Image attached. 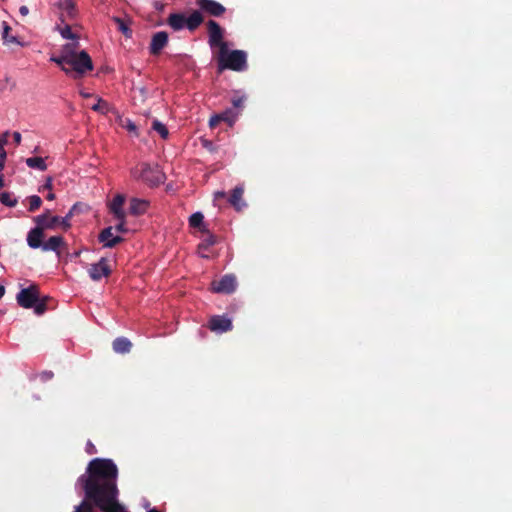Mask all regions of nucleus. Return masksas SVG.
<instances>
[{"label": "nucleus", "mask_w": 512, "mask_h": 512, "mask_svg": "<svg viewBox=\"0 0 512 512\" xmlns=\"http://www.w3.org/2000/svg\"><path fill=\"white\" fill-rule=\"evenodd\" d=\"M210 320L216 321V320H227V319L225 317L213 316Z\"/></svg>", "instance_id": "obj_51"}, {"label": "nucleus", "mask_w": 512, "mask_h": 512, "mask_svg": "<svg viewBox=\"0 0 512 512\" xmlns=\"http://www.w3.org/2000/svg\"><path fill=\"white\" fill-rule=\"evenodd\" d=\"M44 230L36 224L27 234V244L32 249L42 248Z\"/></svg>", "instance_id": "obj_12"}, {"label": "nucleus", "mask_w": 512, "mask_h": 512, "mask_svg": "<svg viewBox=\"0 0 512 512\" xmlns=\"http://www.w3.org/2000/svg\"><path fill=\"white\" fill-rule=\"evenodd\" d=\"M204 22V17L200 11H192L186 17L183 13H171L167 18V24L175 31L187 28L189 31H195Z\"/></svg>", "instance_id": "obj_5"}, {"label": "nucleus", "mask_w": 512, "mask_h": 512, "mask_svg": "<svg viewBox=\"0 0 512 512\" xmlns=\"http://www.w3.org/2000/svg\"><path fill=\"white\" fill-rule=\"evenodd\" d=\"M111 268L106 258L102 257L97 263L91 264L88 274L93 281H100L103 277H109Z\"/></svg>", "instance_id": "obj_10"}, {"label": "nucleus", "mask_w": 512, "mask_h": 512, "mask_svg": "<svg viewBox=\"0 0 512 512\" xmlns=\"http://www.w3.org/2000/svg\"><path fill=\"white\" fill-rule=\"evenodd\" d=\"M147 512H159L156 508L149 509Z\"/></svg>", "instance_id": "obj_54"}, {"label": "nucleus", "mask_w": 512, "mask_h": 512, "mask_svg": "<svg viewBox=\"0 0 512 512\" xmlns=\"http://www.w3.org/2000/svg\"><path fill=\"white\" fill-rule=\"evenodd\" d=\"M120 125L122 128L126 129L129 133L133 134L135 137L139 136L138 128H137L136 124L129 118L122 119L120 121Z\"/></svg>", "instance_id": "obj_29"}, {"label": "nucleus", "mask_w": 512, "mask_h": 512, "mask_svg": "<svg viewBox=\"0 0 512 512\" xmlns=\"http://www.w3.org/2000/svg\"><path fill=\"white\" fill-rule=\"evenodd\" d=\"M118 469L111 459L91 460L77 482L85 493V499L75 507L74 512H94L93 505L102 512H129L118 501Z\"/></svg>", "instance_id": "obj_1"}, {"label": "nucleus", "mask_w": 512, "mask_h": 512, "mask_svg": "<svg viewBox=\"0 0 512 512\" xmlns=\"http://www.w3.org/2000/svg\"><path fill=\"white\" fill-rule=\"evenodd\" d=\"M152 128L158 132L163 139H166L169 135L167 127L158 120L153 121Z\"/></svg>", "instance_id": "obj_34"}, {"label": "nucleus", "mask_w": 512, "mask_h": 512, "mask_svg": "<svg viewBox=\"0 0 512 512\" xmlns=\"http://www.w3.org/2000/svg\"><path fill=\"white\" fill-rule=\"evenodd\" d=\"M71 217H72V211H70L65 217H60L59 224H60V227H62V229L64 231H67L70 228L71 224H70L69 220Z\"/></svg>", "instance_id": "obj_36"}, {"label": "nucleus", "mask_w": 512, "mask_h": 512, "mask_svg": "<svg viewBox=\"0 0 512 512\" xmlns=\"http://www.w3.org/2000/svg\"><path fill=\"white\" fill-rule=\"evenodd\" d=\"M205 237L202 239V241L198 245V250L201 253L202 251L208 250L211 246L216 244V236L213 235L209 230L208 233H204Z\"/></svg>", "instance_id": "obj_23"}, {"label": "nucleus", "mask_w": 512, "mask_h": 512, "mask_svg": "<svg viewBox=\"0 0 512 512\" xmlns=\"http://www.w3.org/2000/svg\"><path fill=\"white\" fill-rule=\"evenodd\" d=\"M8 136H9V131H5L1 136H0V147H5V145H7L8 143Z\"/></svg>", "instance_id": "obj_42"}, {"label": "nucleus", "mask_w": 512, "mask_h": 512, "mask_svg": "<svg viewBox=\"0 0 512 512\" xmlns=\"http://www.w3.org/2000/svg\"><path fill=\"white\" fill-rule=\"evenodd\" d=\"M221 122V117L218 114L213 115L209 120L210 128H215Z\"/></svg>", "instance_id": "obj_40"}, {"label": "nucleus", "mask_w": 512, "mask_h": 512, "mask_svg": "<svg viewBox=\"0 0 512 512\" xmlns=\"http://www.w3.org/2000/svg\"><path fill=\"white\" fill-rule=\"evenodd\" d=\"M218 115L221 117V121L227 122L229 126L234 124L237 117V114L232 109H227Z\"/></svg>", "instance_id": "obj_31"}, {"label": "nucleus", "mask_w": 512, "mask_h": 512, "mask_svg": "<svg viewBox=\"0 0 512 512\" xmlns=\"http://www.w3.org/2000/svg\"><path fill=\"white\" fill-rule=\"evenodd\" d=\"M212 142H209V145H205V148H211Z\"/></svg>", "instance_id": "obj_56"}, {"label": "nucleus", "mask_w": 512, "mask_h": 512, "mask_svg": "<svg viewBox=\"0 0 512 512\" xmlns=\"http://www.w3.org/2000/svg\"><path fill=\"white\" fill-rule=\"evenodd\" d=\"M132 176L146 183L150 187L158 186L165 180V174L160 170L158 165H150L149 163H140L131 171Z\"/></svg>", "instance_id": "obj_4"}, {"label": "nucleus", "mask_w": 512, "mask_h": 512, "mask_svg": "<svg viewBox=\"0 0 512 512\" xmlns=\"http://www.w3.org/2000/svg\"><path fill=\"white\" fill-rule=\"evenodd\" d=\"M125 203V196L117 194L113 200L109 203V211L113 214L114 218L122 219L126 218V212L123 209Z\"/></svg>", "instance_id": "obj_14"}, {"label": "nucleus", "mask_w": 512, "mask_h": 512, "mask_svg": "<svg viewBox=\"0 0 512 512\" xmlns=\"http://www.w3.org/2000/svg\"><path fill=\"white\" fill-rule=\"evenodd\" d=\"M52 189V179L48 178L46 183L42 186L41 190H51Z\"/></svg>", "instance_id": "obj_44"}, {"label": "nucleus", "mask_w": 512, "mask_h": 512, "mask_svg": "<svg viewBox=\"0 0 512 512\" xmlns=\"http://www.w3.org/2000/svg\"><path fill=\"white\" fill-rule=\"evenodd\" d=\"M53 376H54V374L52 371H44L40 374L42 381H48V380L52 379Z\"/></svg>", "instance_id": "obj_43"}, {"label": "nucleus", "mask_w": 512, "mask_h": 512, "mask_svg": "<svg viewBox=\"0 0 512 512\" xmlns=\"http://www.w3.org/2000/svg\"><path fill=\"white\" fill-rule=\"evenodd\" d=\"M50 61H52V62L56 63L58 66H60V68L66 74H70L71 73V70L67 67L68 66V62H69V58H67L61 51H60V55H58V56L52 55L51 58H50Z\"/></svg>", "instance_id": "obj_26"}, {"label": "nucleus", "mask_w": 512, "mask_h": 512, "mask_svg": "<svg viewBox=\"0 0 512 512\" xmlns=\"http://www.w3.org/2000/svg\"><path fill=\"white\" fill-rule=\"evenodd\" d=\"M79 41L78 40H72L71 43H67L65 44L62 49H61V52L67 57V58H71L72 56L78 54L79 52L78 49H79Z\"/></svg>", "instance_id": "obj_27"}, {"label": "nucleus", "mask_w": 512, "mask_h": 512, "mask_svg": "<svg viewBox=\"0 0 512 512\" xmlns=\"http://www.w3.org/2000/svg\"><path fill=\"white\" fill-rule=\"evenodd\" d=\"M112 230V227H107L98 236L99 242L103 243L104 247L113 248L123 241L122 237L113 236Z\"/></svg>", "instance_id": "obj_13"}, {"label": "nucleus", "mask_w": 512, "mask_h": 512, "mask_svg": "<svg viewBox=\"0 0 512 512\" xmlns=\"http://www.w3.org/2000/svg\"><path fill=\"white\" fill-rule=\"evenodd\" d=\"M149 202L144 199L132 198L130 200L129 212L132 215L139 216L147 212Z\"/></svg>", "instance_id": "obj_18"}, {"label": "nucleus", "mask_w": 512, "mask_h": 512, "mask_svg": "<svg viewBox=\"0 0 512 512\" xmlns=\"http://www.w3.org/2000/svg\"><path fill=\"white\" fill-rule=\"evenodd\" d=\"M107 106H108V104L106 101L102 100L101 98H98L97 103L94 104L91 108H92V110H94L96 112L106 113Z\"/></svg>", "instance_id": "obj_35"}, {"label": "nucleus", "mask_w": 512, "mask_h": 512, "mask_svg": "<svg viewBox=\"0 0 512 512\" xmlns=\"http://www.w3.org/2000/svg\"><path fill=\"white\" fill-rule=\"evenodd\" d=\"M203 328L216 334H222L232 329V322H207Z\"/></svg>", "instance_id": "obj_19"}, {"label": "nucleus", "mask_w": 512, "mask_h": 512, "mask_svg": "<svg viewBox=\"0 0 512 512\" xmlns=\"http://www.w3.org/2000/svg\"><path fill=\"white\" fill-rule=\"evenodd\" d=\"M13 139H14L15 144L19 145L21 143V139H22L21 134L17 131L14 132Z\"/></svg>", "instance_id": "obj_45"}, {"label": "nucleus", "mask_w": 512, "mask_h": 512, "mask_svg": "<svg viewBox=\"0 0 512 512\" xmlns=\"http://www.w3.org/2000/svg\"><path fill=\"white\" fill-rule=\"evenodd\" d=\"M2 38L5 44H21L16 36L11 35V27L8 25L7 22H3Z\"/></svg>", "instance_id": "obj_24"}, {"label": "nucleus", "mask_w": 512, "mask_h": 512, "mask_svg": "<svg viewBox=\"0 0 512 512\" xmlns=\"http://www.w3.org/2000/svg\"><path fill=\"white\" fill-rule=\"evenodd\" d=\"M231 102L234 108H242L245 102V97H233Z\"/></svg>", "instance_id": "obj_38"}, {"label": "nucleus", "mask_w": 512, "mask_h": 512, "mask_svg": "<svg viewBox=\"0 0 512 512\" xmlns=\"http://www.w3.org/2000/svg\"><path fill=\"white\" fill-rule=\"evenodd\" d=\"M26 165L29 168L37 169L39 171H45L47 165L42 157H30L25 160Z\"/></svg>", "instance_id": "obj_25"}, {"label": "nucleus", "mask_w": 512, "mask_h": 512, "mask_svg": "<svg viewBox=\"0 0 512 512\" xmlns=\"http://www.w3.org/2000/svg\"><path fill=\"white\" fill-rule=\"evenodd\" d=\"M68 68L71 73H75L74 78L81 77L93 69V62L86 51H80L78 54L69 58Z\"/></svg>", "instance_id": "obj_6"}, {"label": "nucleus", "mask_w": 512, "mask_h": 512, "mask_svg": "<svg viewBox=\"0 0 512 512\" xmlns=\"http://www.w3.org/2000/svg\"><path fill=\"white\" fill-rule=\"evenodd\" d=\"M33 221L35 224L40 226L44 231L45 230H55L57 227L60 226V217L59 216H52L48 219L45 218V216H36L33 218Z\"/></svg>", "instance_id": "obj_16"}, {"label": "nucleus", "mask_w": 512, "mask_h": 512, "mask_svg": "<svg viewBox=\"0 0 512 512\" xmlns=\"http://www.w3.org/2000/svg\"><path fill=\"white\" fill-rule=\"evenodd\" d=\"M189 225L192 228H198L202 233H208L204 223V216L201 212H195L189 217Z\"/></svg>", "instance_id": "obj_21"}, {"label": "nucleus", "mask_w": 512, "mask_h": 512, "mask_svg": "<svg viewBox=\"0 0 512 512\" xmlns=\"http://www.w3.org/2000/svg\"><path fill=\"white\" fill-rule=\"evenodd\" d=\"M0 202L5 206L15 207L18 201L10 192H2L0 194Z\"/></svg>", "instance_id": "obj_30"}, {"label": "nucleus", "mask_w": 512, "mask_h": 512, "mask_svg": "<svg viewBox=\"0 0 512 512\" xmlns=\"http://www.w3.org/2000/svg\"><path fill=\"white\" fill-rule=\"evenodd\" d=\"M113 21L117 24L118 30L127 38L132 36V30L129 27V24L122 18L113 17Z\"/></svg>", "instance_id": "obj_28"}, {"label": "nucleus", "mask_w": 512, "mask_h": 512, "mask_svg": "<svg viewBox=\"0 0 512 512\" xmlns=\"http://www.w3.org/2000/svg\"><path fill=\"white\" fill-rule=\"evenodd\" d=\"M126 218L117 219L119 223L115 226V230L120 233H126L128 231L126 227Z\"/></svg>", "instance_id": "obj_37"}, {"label": "nucleus", "mask_w": 512, "mask_h": 512, "mask_svg": "<svg viewBox=\"0 0 512 512\" xmlns=\"http://www.w3.org/2000/svg\"><path fill=\"white\" fill-rule=\"evenodd\" d=\"M80 95L83 97V98H89L92 96L91 93L89 92H85V91H80Z\"/></svg>", "instance_id": "obj_48"}, {"label": "nucleus", "mask_w": 512, "mask_h": 512, "mask_svg": "<svg viewBox=\"0 0 512 512\" xmlns=\"http://www.w3.org/2000/svg\"><path fill=\"white\" fill-rule=\"evenodd\" d=\"M17 302L23 308H33L37 316H41L45 311L54 308V300L49 297L40 298L39 289L36 285L22 289L17 294Z\"/></svg>", "instance_id": "obj_2"}, {"label": "nucleus", "mask_w": 512, "mask_h": 512, "mask_svg": "<svg viewBox=\"0 0 512 512\" xmlns=\"http://www.w3.org/2000/svg\"><path fill=\"white\" fill-rule=\"evenodd\" d=\"M168 33L159 31L153 34L149 45V52L151 55L157 56L168 44Z\"/></svg>", "instance_id": "obj_11"}, {"label": "nucleus", "mask_w": 512, "mask_h": 512, "mask_svg": "<svg viewBox=\"0 0 512 512\" xmlns=\"http://www.w3.org/2000/svg\"><path fill=\"white\" fill-rule=\"evenodd\" d=\"M215 196H216V197H221V198H223V197H225V192H217V193L215 194Z\"/></svg>", "instance_id": "obj_52"}, {"label": "nucleus", "mask_w": 512, "mask_h": 512, "mask_svg": "<svg viewBox=\"0 0 512 512\" xmlns=\"http://www.w3.org/2000/svg\"><path fill=\"white\" fill-rule=\"evenodd\" d=\"M46 199L50 200V201L54 200L55 199V194L52 193V192L48 193V195L46 196Z\"/></svg>", "instance_id": "obj_49"}, {"label": "nucleus", "mask_w": 512, "mask_h": 512, "mask_svg": "<svg viewBox=\"0 0 512 512\" xmlns=\"http://www.w3.org/2000/svg\"><path fill=\"white\" fill-rule=\"evenodd\" d=\"M39 216H45L46 219H48L49 217H52L51 215V211L49 209L45 210L42 214H40Z\"/></svg>", "instance_id": "obj_47"}, {"label": "nucleus", "mask_w": 512, "mask_h": 512, "mask_svg": "<svg viewBox=\"0 0 512 512\" xmlns=\"http://www.w3.org/2000/svg\"><path fill=\"white\" fill-rule=\"evenodd\" d=\"M237 278L233 274H226L219 280L211 282V291L221 294H232L237 288Z\"/></svg>", "instance_id": "obj_8"}, {"label": "nucleus", "mask_w": 512, "mask_h": 512, "mask_svg": "<svg viewBox=\"0 0 512 512\" xmlns=\"http://www.w3.org/2000/svg\"><path fill=\"white\" fill-rule=\"evenodd\" d=\"M85 451L88 454H90V455H93V454L97 453V449H96V447L94 446V444L91 441L87 442L86 447H85Z\"/></svg>", "instance_id": "obj_41"}, {"label": "nucleus", "mask_w": 512, "mask_h": 512, "mask_svg": "<svg viewBox=\"0 0 512 512\" xmlns=\"http://www.w3.org/2000/svg\"><path fill=\"white\" fill-rule=\"evenodd\" d=\"M212 142H209V145H205V148H211Z\"/></svg>", "instance_id": "obj_57"}, {"label": "nucleus", "mask_w": 512, "mask_h": 512, "mask_svg": "<svg viewBox=\"0 0 512 512\" xmlns=\"http://www.w3.org/2000/svg\"><path fill=\"white\" fill-rule=\"evenodd\" d=\"M59 8L67 14L69 18H74L76 15V6L73 0H59Z\"/></svg>", "instance_id": "obj_22"}, {"label": "nucleus", "mask_w": 512, "mask_h": 512, "mask_svg": "<svg viewBox=\"0 0 512 512\" xmlns=\"http://www.w3.org/2000/svg\"><path fill=\"white\" fill-rule=\"evenodd\" d=\"M58 30H59V33L61 34V36L65 39L79 40L78 35H76L75 33L72 32L71 27L68 24H66L62 28L59 27Z\"/></svg>", "instance_id": "obj_33"}, {"label": "nucleus", "mask_w": 512, "mask_h": 512, "mask_svg": "<svg viewBox=\"0 0 512 512\" xmlns=\"http://www.w3.org/2000/svg\"><path fill=\"white\" fill-rule=\"evenodd\" d=\"M217 62V71L222 73L224 70L241 72L247 69V53L243 50H229L228 45L222 50L213 52Z\"/></svg>", "instance_id": "obj_3"}, {"label": "nucleus", "mask_w": 512, "mask_h": 512, "mask_svg": "<svg viewBox=\"0 0 512 512\" xmlns=\"http://www.w3.org/2000/svg\"><path fill=\"white\" fill-rule=\"evenodd\" d=\"M19 13L22 15V16H27L28 13H29V9L27 6L23 5L19 8Z\"/></svg>", "instance_id": "obj_46"}, {"label": "nucleus", "mask_w": 512, "mask_h": 512, "mask_svg": "<svg viewBox=\"0 0 512 512\" xmlns=\"http://www.w3.org/2000/svg\"><path fill=\"white\" fill-rule=\"evenodd\" d=\"M29 202V212H35L38 210L42 205V199L38 195H32L27 198Z\"/></svg>", "instance_id": "obj_32"}, {"label": "nucleus", "mask_w": 512, "mask_h": 512, "mask_svg": "<svg viewBox=\"0 0 512 512\" xmlns=\"http://www.w3.org/2000/svg\"><path fill=\"white\" fill-rule=\"evenodd\" d=\"M7 153L3 147H0V172L4 169Z\"/></svg>", "instance_id": "obj_39"}, {"label": "nucleus", "mask_w": 512, "mask_h": 512, "mask_svg": "<svg viewBox=\"0 0 512 512\" xmlns=\"http://www.w3.org/2000/svg\"><path fill=\"white\" fill-rule=\"evenodd\" d=\"M208 31V44L212 50H222L228 45L224 41V30L215 20H208L206 23Z\"/></svg>", "instance_id": "obj_7"}, {"label": "nucleus", "mask_w": 512, "mask_h": 512, "mask_svg": "<svg viewBox=\"0 0 512 512\" xmlns=\"http://www.w3.org/2000/svg\"><path fill=\"white\" fill-rule=\"evenodd\" d=\"M132 343L125 337H118L113 341V350L116 353L124 354L130 352Z\"/></svg>", "instance_id": "obj_20"}, {"label": "nucleus", "mask_w": 512, "mask_h": 512, "mask_svg": "<svg viewBox=\"0 0 512 512\" xmlns=\"http://www.w3.org/2000/svg\"><path fill=\"white\" fill-rule=\"evenodd\" d=\"M244 188L243 186H236L229 197V203L237 210H242L243 207L246 206V203L243 201Z\"/></svg>", "instance_id": "obj_17"}, {"label": "nucleus", "mask_w": 512, "mask_h": 512, "mask_svg": "<svg viewBox=\"0 0 512 512\" xmlns=\"http://www.w3.org/2000/svg\"><path fill=\"white\" fill-rule=\"evenodd\" d=\"M66 243L64 241V238L62 236H51L46 242H43L42 250L47 251H53L57 253V255H60V248L65 247Z\"/></svg>", "instance_id": "obj_15"}, {"label": "nucleus", "mask_w": 512, "mask_h": 512, "mask_svg": "<svg viewBox=\"0 0 512 512\" xmlns=\"http://www.w3.org/2000/svg\"><path fill=\"white\" fill-rule=\"evenodd\" d=\"M5 294V287L0 284V298H2Z\"/></svg>", "instance_id": "obj_50"}, {"label": "nucleus", "mask_w": 512, "mask_h": 512, "mask_svg": "<svg viewBox=\"0 0 512 512\" xmlns=\"http://www.w3.org/2000/svg\"><path fill=\"white\" fill-rule=\"evenodd\" d=\"M4 187V180L3 177L0 176V189Z\"/></svg>", "instance_id": "obj_53"}, {"label": "nucleus", "mask_w": 512, "mask_h": 512, "mask_svg": "<svg viewBox=\"0 0 512 512\" xmlns=\"http://www.w3.org/2000/svg\"><path fill=\"white\" fill-rule=\"evenodd\" d=\"M212 142H209V145H205V148H211Z\"/></svg>", "instance_id": "obj_55"}, {"label": "nucleus", "mask_w": 512, "mask_h": 512, "mask_svg": "<svg viewBox=\"0 0 512 512\" xmlns=\"http://www.w3.org/2000/svg\"><path fill=\"white\" fill-rule=\"evenodd\" d=\"M195 3L198 7L197 11H200L203 16L205 14L210 17L219 18L226 13V7L216 0H196Z\"/></svg>", "instance_id": "obj_9"}]
</instances>
